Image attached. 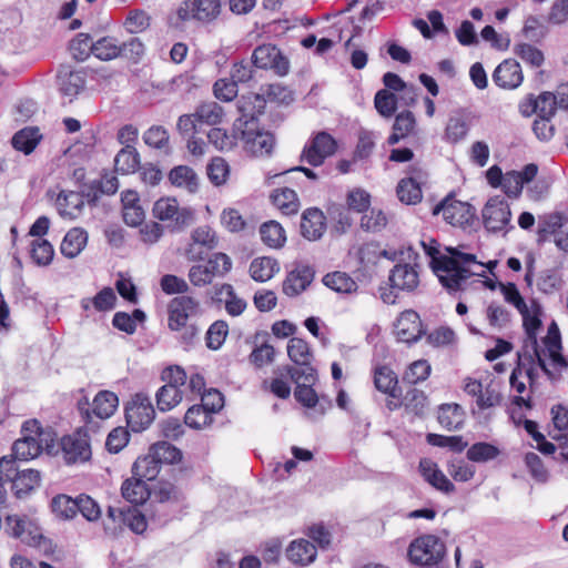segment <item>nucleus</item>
Masks as SVG:
<instances>
[{
  "instance_id": "f257e3e1",
  "label": "nucleus",
  "mask_w": 568,
  "mask_h": 568,
  "mask_svg": "<svg viewBox=\"0 0 568 568\" xmlns=\"http://www.w3.org/2000/svg\"><path fill=\"white\" fill-rule=\"evenodd\" d=\"M425 253L432 258L430 266L438 276L439 282L449 292H457L462 288L464 282L475 273L467 266L470 264H480L476 255L463 253L456 247L447 246L448 254H442L438 251V243L432 240L429 244L422 242Z\"/></svg>"
},
{
  "instance_id": "f03ea898",
  "label": "nucleus",
  "mask_w": 568,
  "mask_h": 568,
  "mask_svg": "<svg viewBox=\"0 0 568 568\" xmlns=\"http://www.w3.org/2000/svg\"><path fill=\"white\" fill-rule=\"evenodd\" d=\"M412 564L423 568H438L446 558V546L435 535H423L415 538L408 547Z\"/></svg>"
},
{
  "instance_id": "7ed1b4c3",
  "label": "nucleus",
  "mask_w": 568,
  "mask_h": 568,
  "mask_svg": "<svg viewBox=\"0 0 568 568\" xmlns=\"http://www.w3.org/2000/svg\"><path fill=\"white\" fill-rule=\"evenodd\" d=\"M266 108V99L258 93H247L241 95L236 100V109L240 115L234 121V130L258 125V116L262 115Z\"/></svg>"
},
{
  "instance_id": "20e7f679",
  "label": "nucleus",
  "mask_w": 568,
  "mask_h": 568,
  "mask_svg": "<svg viewBox=\"0 0 568 568\" xmlns=\"http://www.w3.org/2000/svg\"><path fill=\"white\" fill-rule=\"evenodd\" d=\"M337 149L335 139L327 132H318L304 146L300 160L312 166H320Z\"/></svg>"
},
{
  "instance_id": "39448f33",
  "label": "nucleus",
  "mask_w": 568,
  "mask_h": 568,
  "mask_svg": "<svg viewBox=\"0 0 568 568\" xmlns=\"http://www.w3.org/2000/svg\"><path fill=\"white\" fill-rule=\"evenodd\" d=\"M221 12V0H184L176 10L181 21L196 20L209 23Z\"/></svg>"
},
{
  "instance_id": "423d86ee",
  "label": "nucleus",
  "mask_w": 568,
  "mask_h": 568,
  "mask_svg": "<svg viewBox=\"0 0 568 568\" xmlns=\"http://www.w3.org/2000/svg\"><path fill=\"white\" fill-rule=\"evenodd\" d=\"M254 67L263 70H273L277 75H286L290 71V61L281 50L271 43L256 47L252 53Z\"/></svg>"
},
{
  "instance_id": "0eeeda50",
  "label": "nucleus",
  "mask_w": 568,
  "mask_h": 568,
  "mask_svg": "<svg viewBox=\"0 0 568 568\" xmlns=\"http://www.w3.org/2000/svg\"><path fill=\"white\" fill-rule=\"evenodd\" d=\"M125 417L134 432L143 430L151 425L155 417V410L150 397L138 393L125 407Z\"/></svg>"
},
{
  "instance_id": "6e6552de",
  "label": "nucleus",
  "mask_w": 568,
  "mask_h": 568,
  "mask_svg": "<svg viewBox=\"0 0 568 568\" xmlns=\"http://www.w3.org/2000/svg\"><path fill=\"white\" fill-rule=\"evenodd\" d=\"M60 448L63 460L68 465L85 463L92 455L89 438L81 432L63 436L60 440Z\"/></svg>"
},
{
  "instance_id": "1a4fd4ad",
  "label": "nucleus",
  "mask_w": 568,
  "mask_h": 568,
  "mask_svg": "<svg viewBox=\"0 0 568 568\" xmlns=\"http://www.w3.org/2000/svg\"><path fill=\"white\" fill-rule=\"evenodd\" d=\"M200 312L197 300L181 295L171 300L168 306V327L171 331H180V327L189 323Z\"/></svg>"
},
{
  "instance_id": "9d476101",
  "label": "nucleus",
  "mask_w": 568,
  "mask_h": 568,
  "mask_svg": "<svg viewBox=\"0 0 568 568\" xmlns=\"http://www.w3.org/2000/svg\"><path fill=\"white\" fill-rule=\"evenodd\" d=\"M443 213L444 219L454 226H466L473 223L475 209L466 203L455 200L452 196L445 197L434 207V214Z\"/></svg>"
},
{
  "instance_id": "9b49d317",
  "label": "nucleus",
  "mask_w": 568,
  "mask_h": 568,
  "mask_svg": "<svg viewBox=\"0 0 568 568\" xmlns=\"http://www.w3.org/2000/svg\"><path fill=\"white\" fill-rule=\"evenodd\" d=\"M247 152L255 156H268L275 146V136L270 131L261 129L258 125L239 131Z\"/></svg>"
},
{
  "instance_id": "f8f14e48",
  "label": "nucleus",
  "mask_w": 568,
  "mask_h": 568,
  "mask_svg": "<svg viewBox=\"0 0 568 568\" xmlns=\"http://www.w3.org/2000/svg\"><path fill=\"white\" fill-rule=\"evenodd\" d=\"M219 244L215 232L209 225H201L191 233V243L185 248V257L189 261H201L206 253Z\"/></svg>"
},
{
  "instance_id": "ddd939ff",
  "label": "nucleus",
  "mask_w": 568,
  "mask_h": 568,
  "mask_svg": "<svg viewBox=\"0 0 568 568\" xmlns=\"http://www.w3.org/2000/svg\"><path fill=\"white\" fill-rule=\"evenodd\" d=\"M511 212L509 204L500 196L488 200L483 209V221L487 231H503L510 223Z\"/></svg>"
},
{
  "instance_id": "4468645a",
  "label": "nucleus",
  "mask_w": 568,
  "mask_h": 568,
  "mask_svg": "<svg viewBox=\"0 0 568 568\" xmlns=\"http://www.w3.org/2000/svg\"><path fill=\"white\" fill-rule=\"evenodd\" d=\"M395 333L400 342L416 343L425 334L418 313L414 310L402 312L395 323Z\"/></svg>"
},
{
  "instance_id": "2eb2a0df",
  "label": "nucleus",
  "mask_w": 568,
  "mask_h": 568,
  "mask_svg": "<svg viewBox=\"0 0 568 568\" xmlns=\"http://www.w3.org/2000/svg\"><path fill=\"white\" fill-rule=\"evenodd\" d=\"M315 271L312 266L304 263H296L283 282V293L294 297L304 292L313 282Z\"/></svg>"
},
{
  "instance_id": "dca6fc26",
  "label": "nucleus",
  "mask_w": 568,
  "mask_h": 568,
  "mask_svg": "<svg viewBox=\"0 0 568 568\" xmlns=\"http://www.w3.org/2000/svg\"><path fill=\"white\" fill-rule=\"evenodd\" d=\"M418 264L397 263L389 272V283L392 288L398 291L413 292L419 285Z\"/></svg>"
},
{
  "instance_id": "f3484780",
  "label": "nucleus",
  "mask_w": 568,
  "mask_h": 568,
  "mask_svg": "<svg viewBox=\"0 0 568 568\" xmlns=\"http://www.w3.org/2000/svg\"><path fill=\"white\" fill-rule=\"evenodd\" d=\"M410 173V176L404 178L398 182L396 194L399 201L405 204H417L423 199L420 184L424 182L426 173L416 168Z\"/></svg>"
},
{
  "instance_id": "a211bd4d",
  "label": "nucleus",
  "mask_w": 568,
  "mask_h": 568,
  "mask_svg": "<svg viewBox=\"0 0 568 568\" xmlns=\"http://www.w3.org/2000/svg\"><path fill=\"white\" fill-rule=\"evenodd\" d=\"M524 80L521 67L515 59H506L497 65L493 73V81L503 89H516Z\"/></svg>"
},
{
  "instance_id": "6ab92c4d",
  "label": "nucleus",
  "mask_w": 568,
  "mask_h": 568,
  "mask_svg": "<svg viewBox=\"0 0 568 568\" xmlns=\"http://www.w3.org/2000/svg\"><path fill=\"white\" fill-rule=\"evenodd\" d=\"M57 84L60 93L71 102L84 89L85 72L63 67L57 74Z\"/></svg>"
},
{
  "instance_id": "aec40b11",
  "label": "nucleus",
  "mask_w": 568,
  "mask_h": 568,
  "mask_svg": "<svg viewBox=\"0 0 568 568\" xmlns=\"http://www.w3.org/2000/svg\"><path fill=\"white\" fill-rule=\"evenodd\" d=\"M325 226V216L321 210L310 207L302 214L301 233L305 239L310 241L321 239L324 234Z\"/></svg>"
},
{
  "instance_id": "412c9836",
  "label": "nucleus",
  "mask_w": 568,
  "mask_h": 568,
  "mask_svg": "<svg viewBox=\"0 0 568 568\" xmlns=\"http://www.w3.org/2000/svg\"><path fill=\"white\" fill-rule=\"evenodd\" d=\"M419 471L424 479L436 489L449 494L455 490L454 484L438 468L437 464L432 459L423 458L419 462Z\"/></svg>"
},
{
  "instance_id": "4be33fe9",
  "label": "nucleus",
  "mask_w": 568,
  "mask_h": 568,
  "mask_svg": "<svg viewBox=\"0 0 568 568\" xmlns=\"http://www.w3.org/2000/svg\"><path fill=\"white\" fill-rule=\"evenodd\" d=\"M536 362L545 374L551 376V372L548 369L540 349H537V354L530 349H523L521 352H518V364L516 367H520L521 369L525 368V373L529 379L530 387L538 377L537 371L535 368Z\"/></svg>"
},
{
  "instance_id": "5701e85b",
  "label": "nucleus",
  "mask_w": 568,
  "mask_h": 568,
  "mask_svg": "<svg viewBox=\"0 0 568 568\" xmlns=\"http://www.w3.org/2000/svg\"><path fill=\"white\" fill-rule=\"evenodd\" d=\"M375 387L390 396L392 398H400L402 389L398 387L396 373L388 366H378L374 371Z\"/></svg>"
},
{
  "instance_id": "b1692460",
  "label": "nucleus",
  "mask_w": 568,
  "mask_h": 568,
  "mask_svg": "<svg viewBox=\"0 0 568 568\" xmlns=\"http://www.w3.org/2000/svg\"><path fill=\"white\" fill-rule=\"evenodd\" d=\"M466 413L464 408L456 404H442L438 407L437 419L445 429L453 432L463 428Z\"/></svg>"
},
{
  "instance_id": "393cba45",
  "label": "nucleus",
  "mask_w": 568,
  "mask_h": 568,
  "mask_svg": "<svg viewBox=\"0 0 568 568\" xmlns=\"http://www.w3.org/2000/svg\"><path fill=\"white\" fill-rule=\"evenodd\" d=\"M317 549L314 544L306 539H297L290 544L286 549L287 558L295 565L306 566L316 558Z\"/></svg>"
},
{
  "instance_id": "a878e982",
  "label": "nucleus",
  "mask_w": 568,
  "mask_h": 568,
  "mask_svg": "<svg viewBox=\"0 0 568 568\" xmlns=\"http://www.w3.org/2000/svg\"><path fill=\"white\" fill-rule=\"evenodd\" d=\"M41 474L36 469H22L21 473L16 474L12 484V490L16 497L23 498L31 494L37 487L40 486Z\"/></svg>"
},
{
  "instance_id": "bb28decb",
  "label": "nucleus",
  "mask_w": 568,
  "mask_h": 568,
  "mask_svg": "<svg viewBox=\"0 0 568 568\" xmlns=\"http://www.w3.org/2000/svg\"><path fill=\"white\" fill-rule=\"evenodd\" d=\"M121 493L123 498L132 505H141L150 497L146 481L134 475L123 481Z\"/></svg>"
},
{
  "instance_id": "cd10ccee",
  "label": "nucleus",
  "mask_w": 568,
  "mask_h": 568,
  "mask_svg": "<svg viewBox=\"0 0 568 568\" xmlns=\"http://www.w3.org/2000/svg\"><path fill=\"white\" fill-rule=\"evenodd\" d=\"M297 366L285 365L278 367L276 373L280 376H288L296 385L298 384H315L317 381V372L311 365V361H306L305 364H296Z\"/></svg>"
},
{
  "instance_id": "c85d7f7f",
  "label": "nucleus",
  "mask_w": 568,
  "mask_h": 568,
  "mask_svg": "<svg viewBox=\"0 0 568 568\" xmlns=\"http://www.w3.org/2000/svg\"><path fill=\"white\" fill-rule=\"evenodd\" d=\"M41 140L42 134L38 126H26L14 133L11 143L16 150L28 155L34 151Z\"/></svg>"
},
{
  "instance_id": "c756f323",
  "label": "nucleus",
  "mask_w": 568,
  "mask_h": 568,
  "mask_svg": "<svg viewBox=\"0 0 568 568\" xmlns=\"http://www.w3.org/2000/svg\"><path fill=\"white\" fill-rule=\"evenodd\" d=\"M314 384H298L296 385L294 396L298 403L307 408H316L320 415H324L326 406H331V402L324 397L320 398L313 389Z\"/></svg>"
},
{
  "instance_id": "7c9ffc66",
  "label": "nucleus",
  "mask_w": 568,
  "mask_h": 568,
  "mask_svg": "<svg viewBox=\"0 0 568 568\" xmlns=\"http://www.w3.org/2000/svg\"><path fill=\"white\" fill-rule=\"evenodd\" d=\"M87 242L88 233L83 229L73 227L65 234L60 251L65 257L73 258L81 253Z\"/></svg>"
},
{
  "instance_id": "2f4dec72",
  "label": "nucleus",
  "mask_w": 568,
  "mask_h": 568,
  "mask_svg": "<svg viewBox=\"0 0 568 568\" xmlns=\"http://www.w3.org/2000/svg\"><path fill=\"white\" fill-rule=\"evenodd\" d=\"M169 180L174 186L184 187L190 193H195L199 189V176L187 165L174 166L169 173Z\"/></svg>"
},
{
  "instance_id": "473e14b6",
  "label": "nucleus",
  "mask_w": 568,
  "mask_h": 568,
  "mask_svg": "<svg viewBox=\"0 0 568 568\" xmlns=\"http://www.w3.org/2000/svg\"><path fill=\"white\" fill-rule=\"evenodd\" d=\"M12 452L18 459H32L42 452V439L31 435H23L13 443Z\"/></svg>"
},
{
  "instance_id": "72a5a7b5",
  "label": "nucleus",
  "mask_w": 568,
  "mask_h": 568,
  "mask_svg": "<svg viewBox=\"0 0 568 568\" xmlns=\"http://www.w3.org/2000/svg\"><path fill=\"white\" fill-rule=\"evenodd\" d=\"M118 405L119 398L115 393L101 390L93 398L92 413L101 419H106L113 415Z\"/></svg>"
},
{
  "instance_id": "f704fd0d",
  "label": "nucleus",
  "mask_w": 568,
  "mask_h": 568,
  "mask_svg": "<svg viewBox=\"0 0 568 568\" xmlns=\"http://www.w3.org/2000/svg\"><path fill=\"white\" fill-rule=\"evenodd\" d=\"M415 125L416 120L412 111L406 110L398 113L393 124V133L387 139L388 144L394 145L398 143L413 132Z\"/></svg>"
},
{
  "instance_id": "c9c22d12",
  "label": "nucleus",
  "mask_w": 568,
  "mask_h": 568,
  "mask_svg": "<svg viewBox=\"0 0 568 568\" xmlns=\"http://www.w3.org/2000/svg\"><path fill=\"white\" fill-rule=\"evenodd\" d=\"M161 470V465L155 456L149 452L148 455L139 457L132 466V475L144 479V481L154 480Z\"/></svg>"
},
{
  "instance_id": "e433bc0d",
  "label": "nucleus",
  "mask_w": 568,
  "mask_h": 568,
  "mask_svg": "<svg viewBox=\"0 0 568 568\" xmlns=\"http://www.w3.org/2000/svg\"><path fill=\"white\" fill-rule=\"evenodd\" d=\"M278 271L277 261L267 256L254 258L250 265L251 277L256 282H266Z\"/></svg>"
},
{
  "instance_id": "4c0bfd02",
  "label": "nucleus",
  "mask_w": 568,
  "mask_h": 568,
  "mask_svg": "<svg viewBox=\"0 0 568 568\" xmlns=\"http://www.w3.org/2000/svg\"><path fill=\"white\" fill-rule=\"evenodd\" d=\"M114 166L122 174L134 173L140 169V154L134 146L122 148L114 159Z\"/></svg>"
},
{
  "instance_id": "58836bf2",
  "label": "nucleus",
  "mask_w": 568,
  "mask_h": 568,
  "mask_svg": "<svg viewBox=\"0 0 568 568\" xmlns=\"http://www.w3.org/2000/svg\"><path fill=\"white\" fill-rule=\"evenodd\" d=\"M272 203L284 214H294L298 211L300 202L294 190L283 187L271 194Z\"/></svg>"
},
{
  "instance_id": "ea45409f",
  "label": "nucleus",
  "mask_w": 568,
  "mask_h": 568,
  "mask_svg": "<svg viewBox=\"0 0 568 568\" xmlns=\"http://www.w3.org/2000/svg\"><path fill=\"white\" fill-rule=\"evenodd\" d=\"M260 235L263 243L272 248L282 247L286 241L285 231L276 221L263 223L260 227Z\"/></svg>"
},
{
  "instance_id": "a19ab883",
  "label": "nucleus",
  "mask_w": 568,
  "mask_h": 568,
  "mask_svg": "<svg viewBox=\"0 0 568 568\" xmlns=\"http://www.w3.org/2000/svg\"><path fill=\"white\" fill-rule=\"evenodd\" d=\"M323 284L337 293L344 294L356 292L358 287L348 274L338 271L326 274L323 277Z\"/></svg>"
},
{
  "instance_id": "79ce46f5",
  "label": "nucleus",
  "mask_w": 568,
  "mask_h": 568,
  "mask_svg": "<svg viewBox=\"0 0 568 568\" xmlns=\"http://www.w3.org/2000/svg\"><path fill=\"white\" fill-rule=\"evenodd\" d=\"M466 455L470 462L487 463L497 458L500 455V449L490 443L479 442L473 444Z\"/></svg>"
},
{
  "instance_id": "37998d69",
  "label": "nucleus",
  "mask_w": 568,
  "mask_h": 568,
  "mask_svg": "<svg viewBox=\"0 0 568 568\" xmlns=\"http://www.w3.org/2000/svg\"><path fill=\"white\" fill-rule=\"evenodd\" d=\"M213 423V414H211L201 404L191 406L184 416V424L193 429H202Z\"/></svg>"
},
{
  "instance_id": "c03bdc74",
  "label": "nucleus",
  "mask_w": 568,
  "mask_h": 568,
  "mask_svg": "<svg viewBox=\"0 0 568 568\" xmlns=\"http://www.w3.org/2000/svg\"><path fill=\"white\" fill-rule=\"evenodd\" d=\"M92 54L102 61H109L120 57V44L112 37H103L93 42Z\"/></svg>"
},
{
  "instance_id": "a18cd8bd",
  "label": "nucleus",
  "mask_w": 568,
  "mask_h": 568,
  "mask_svg": "<svg viewBox=\"0 0 568 568\" xmlns=\"http://www.w3.org/2000/svg\"><path fill=\"white\" fill-rule=\"evenodd\" d=\"M150 450L155 456L160 465H171L182 459V452L168 442H159L152 445Z\"/></svg>"
},
{
  "instance_id": "49530a36",
  "label": "nucleus",
  "mask_w": 568,
  "mask_h": 568,
  "mask_svg": "<svg viewBox=\"0 0 568 568\" xmlns=\"http://www.w3.org/2000/svg\"><path fill=\"white\" fill-rule=\"evenodd\" d=\"M125 527V515L123 508H115L110 506L106 511V517L103 520V529L108 536L116 537L123 531Z\"/></svg>"
},
{
  "instance_id": "de8ad7c7",
  "label": "nucleus",
  "mask_w": 568,
  "mask_h": 568,
  "mask_svg": "<svg viewBox=\"0 0 568 568\" xmlns=\"http://www.w3.org/2000/svg\"><path fill=\"white\" fill-rule=\"evenodd\" d=\"M156 405L161 412L175 407L182 400V393L174 385H163L156 392Z\"/></svg>"
},
{
  "instance_id": "09e8293b",
  "label": "nucleus",
  "mask_w": 568,
  "mask_h": 568,
  "mask_svg": "<svg viewBox=\"0 0 568 568\" xmlns=\"http://www.w3.org/2000/svg\"><path fill=\"white\" fill-rule=\"evenodd\" d=\"M194 116L199 122L216 125L222 121L223 109L216 102H206L196 108Z\"/></svg>"
},
{
  "instance_id": "8fccbe9b",
  "label": "nucleus",
  "mask_w": 568,
  "mask_h": 568,
  "mask_svg": "<svg viewBox=\"0 0 568 568\" xmlns=\"http://www.w3.org/2000/svg\"><path fill=\"white\" fill-rule=\"evenodd\" d=\"M209 142L219 151H230L237 144V134L221 128H212L207 133Z\"/></svg>"
},
{
  "instance_id": "3c124183",
  "label": "nucleus",
  "mask_w": 568,
  "mask_h": 568,
  "mask_svg": "<svg viewBox=\"0 0 568 568\" xmlns=\"http://www.w3.org/2000/svg\"><path fill=\"white\" fill-rule=\"evenodd\" d=\"M169 132L162 125H153L143 134V141L146 145L158 150H165L166 153H169Z\"/></svg>"
},
{
  "instance_id": "603ef678",
  "label": "nucleus",
  "mask_w": 568,
  "mask_h": 568,
  "mask_svg": "<svg viewBox=\"0 0 568 568\" xmlns=\"http://www.w3.org/2000/svg\"><path fill=\"white\" fill-rule=\"evenodd\" d=\"M397 97L387 89L377 91L374 99L377 112L384 118H390L394 115L397 109Z\"/></svg>"
},
{
  "instance_id": "864d4df0",
  "label": "nucleus",
  "mask_w": 568,
  "mask_h": 568,
  "mask_svg": "<svg viewBox=\"0 0 568 568\" xmlns=\"http://www.w3.org/2000/svg\"><path fill=\"white\" fill-rule=\"evenodd\" d=\"M52 511L62 519H72L77 515V498L68 495H57L51 500Z\"/></svg>"
},
{
  "instance_id": "5fc2aeb1",
  "label": "nucleus",
  "mask_w": 568,
  "mask_h": 568,
  "mask_svg": "<svg viewBox=\"0 0 568 568\" xmlns=\"http://www.w3.org/2000/svg\"><path fill=\"white\" fill-rule=\"evenodd\" d=\"M523 326L526 333L523 349H530L535 354H537V349H539L537 341V331L541 326V321L537 316H531L530 314H527L526 316L523 317Z\"/></svg>"
},
{
  "instance_id": "6e6d98bb",
  "label": "nucleus",
  "mask_w": 568,
  "mask_h": 568,
  "mask_svg": "<svg viewBox=\"0 0 568 568\" xmlns=\"http://www.w3.org/2000/svg\"><path fill=\"white\" fill-rule=\"evenodd\" d=\"M562 286V278L558 270L549 268L540 272L537 287L545 294H554Z\"/></svg>"
},
{
  "instance_id": "4d7b16f0",
  "label": "nucleus",
  "mask_w": 568,
  "mask_h": 568,
  "mask_svg": "<svg viewBox=\"0 0 568 568\" xmlns=\"http://www.w3.org/2000/svg\"><path fill=\"white\" fill-rule=\"evenodd\" d=\"M229 334V325L224 321L214 322L205 335L206 346L210 349L217 351L223 345Z\"/></svg>"
},
{
  "instance_id": "13d9d810",
  "label": "nucleus",
  "mask_w": 568,
  "mask_h": 568,
  "mask_svg": "<svg viewBox=\"0 0 568 568\" xmlns=\"http://www.w3.org/2000/svg\"><path fill=\"white\" fill-rule=\"evenodd\" d=\"M92 38L89 33H79L70 42V52L77 61H85L92 54Z\"/></svg>"
},
{
  "instance_id": "bf43d9fd",
  "label": "nucleus",
  "mask_w": 568,
  "mask_h": 568,
  "mask_svg": "<svg viewBox=\"0 0 568 568\" xmlns=\"http://www.w3.org/2000/svg\"><path fill=\"white\" fill-rule=\"evenodd\" d=\"M287 355L295 364H305L311 361L312 353L306 341L292 337L287 344Z\"/></svg>"
},
{
  "instance_id": "052dcab7",
  "label": "nucleus",
  "mask_w": 568,
  "mask_h": 568,
  "mask_svg": "<svg viewBox=\"0 0 568 568\" xmlns=\"http://www.w3.org/2000/svg\"><path fill=\"white\" fill-rule=\"evenodd\" d=\"M426 440L432 446L448 447L455 453H462L468 445L462 436H444L432 433L427 435Z\"/></svg>"
},
{
  "instance_id": "680f3d73",
  "label": "nucleus",
  "mask_w": 568,
  "mask_h": 568,
  "mask_svg": "<svg viewBox=\"0 0 568 568\" xmlns=\"http://www.w3.org/2000/svg\"><path fill=\"white\" fill-rule=\"evenodd\" d=\"M54 250L47 240L39 239L32 242L31 258L38 265H49L53 258Z\"/></svg>"
},
{
  "instance_id": "e2e57ef3",
  "label": "nucleus",
  "mask_w": 568,
  "mask_h": 568,
  "mask_svg": "<svg viewBox=\"0 0 568 568\" xmlns=\"http://www.w3.org/2000/svg\"><path fill=\"white\" fill-rule=\"evenodd\" d=\"M514 53L534 68L540 67L545 61L542 51L529 43L516 44Z\"/></svg>"
},
{
  "instance_id": "0e129e2a",
  "label": "nucleus",
  "mask_w": 568,
  "mask_h": 568,
  "mask_svg": "<svg viewBox=\"0 0 568 568\" xmlns=\"http://www.w3.org/2000/svg\"><path fill=\"white\" fill-rule=\"evenodd\" d=\"M430 365L425 359H418L412 363L403 375V382L410 385L424 382L430 374Z\"/></svg>"
},
{
  "instance_id": "69168bd1",
  "label": "nucleus",
  "mask_w": 568,
  "mask_h": 568,
  "mask_svg": "<svg viewBox=\"0 0 568 568\" xmlns=\"http://www.w3.org/2000/svg\"><path fill=\"white\" fill-rule=\"evenodd\" d=\"M562 226V216L559 213H551L539 219L538 241L544 242Z\"/></svg>"
},
{
  "instance_id": "338daca9",
  "label": "nucleus",
  "mask_w": 568,
  "mask_h": 568,
  "mask_svg": "<svg viewBox=\"0 0 568 568\" xmlns=\"http://www.w3.org/2000/svg\"><path fill=\"white\" fill-rule=\"evenodd\" d=\"M151 17L144 10H132L129 12L124 27L131 34L145 31L150 27Z\"/></svg>"
},
{
  "instance_id": "774afa93",
  "label": "nucleus",
  "mask_w": 568,
  "mask_h": 568,
  "mask_svg": "<svg viewBox=\"0 0 568 568\" xmlns=\"http://www.w3.org/2000/svg\"><path fill=\"white\" fill-rule=\"evenodd\" d=\"M230 169L227 162L222 158H214L207 165L209 180L216 186L226 182Z\"/></svg>"
}]
</instances>
